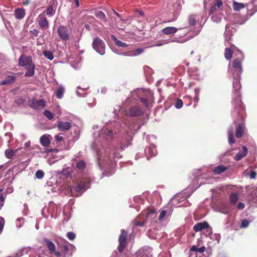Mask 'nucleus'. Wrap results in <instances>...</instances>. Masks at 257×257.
Returning <instances> with one entry per match:
<instances>
[{
    "label": "nucleus",
    "instance_id": "55",
    "mask_svg": "<svg viewBox=\"0 0 257 257\" xmlns=\"http://www.w3.org/2000/svg\"><path fill=\"white\" fill-rule=\"evenodd\" d=\"M30 3L29 0H25L24 2H23V4L24 6H27Z\"/></svg>",
    "mask_w": 257,
    "mask_h": 257
},
{
    "label": "nucleus",
    "instance_id": "54",
    "mask_svg": "<svg viewBox=\"0 0 257 257\" xmlns=\"http://www.w3.org/2000/svg\"><path fill=\"white\" fill-rule=\"evenodd\" d=\"M5 200V198L3 196V193H1L0 194V202L1 203H4V201Z\"/></svg>",
    "mask_w": 257,
    "mask_h": 257
},
{
    "label": "nucleus",
    "instance_id": "40",
    "mask_svg": "<svg viewBox=\"0 0 257 257\" xmlns=\"http://www.w3.org/2000/svg\"><path fill=\"white\" fill-rule=\"evenodd\" d=\"M139 99L141 101V102L144 104V105L146 106V108H149V104L148 103V100L147 98L144 97H140Z\"/></svg>",
    "mask_w": 257,
    "mask_h": 257
},
{
    "label": "nucleus",
    "instance_id": "28",
    "mask_svg": "<svg viewBox=\"0 0 257 257\" xmlns=\"http://www.w3.org/2000/svg\"><path fill=\"white\" fill-rule=\"evenodd\" d=\"M17 152V150L13 149H7L5 151V155L8 159H11L14 156H15Z\"/></svg>",
    "mask_w": 257,
    "mask_h": 257
},
{
    "label": "nucleus",
    "instance_id": "53",
    "mask_svg": "<svg viewBox=\"0 0 257 257\" xmlns=\"http://www.w3.org/2000/svg\"><path fill=\"white\" fill-rule=\"evenodd\" d=\"M205 251V247L202 246L200 248H198L197 252L202 253L203 252Z\"/></svg>",
    "mask_w": 257,
    "mask_h": 257
},
{
    "label": "nucleus",
    "instance_id": "5",
    "mask_svg": "<svg viewBox=\"0 0 257 257\" xmlns=\"http://www.w3.org/2000/svg\"><path fill=\"white\" fill-rule=\"evenodd\" d=\"M28 105L32 108L36 110H40L46 106V101L44 99L37 100L35 98L29 99Z\"/></svg>",
    "mask_w": 257,
    "mask_h": 257
},
{
    "label": "nucleus",
    "instance_id": "24",
    "mask_svg": "<svg viewBox=\"0 0 257 257\" xmlns=\"http://www.w3.org/2000/svg\"><path fill=\"white\" fill-rule=\"evenodd\" d=\"M137 257H152L151 254L144 248L139 249L136 253Z\"/></svg>",
    "mask_w": 257,
    "mask_h": 257
},
{
    "label": "nucleus",
    "instance_id": "26",
    "mask_svg": "<svg viewBox=\"0 0 257 257\" xmlns=\"http://www.w3.org/2000/svg\"><path fill=\"white\" fill-rule=\"evenodd\" d=\"M226 170L227 168L225 166L219 165L214 168L213 172L216 175H219L224 172Z\"/></svg>",
    "mask_w": 257,
    "mask_h": 257
},
{
    "label": "nucleus",
    "instance_id": "35",
    "mask_svg": "<svg viewBox=\"0 0 257 257\" xmlns=\"http://www.w3.org/2000/svg\"><path fill=\"white\" fill-rule=\"evenodd\" d=\"M36 177L38 179H41L44 176V173L42 170H39L35 173Z\"/></svg>",
    "mask_w": 257,
    "mask_h": 257
},
{
    "label": "nucleus",
    "instance_id": "45",
    "mask_svg": "<svg viewBox=\"0 0 257 257\" xmlns=\"http://www.w3.org/2000/svg\"><path fill=\"white\" fill-rule=\"evenodd\" d=\"M167 213V211L166 210H162L160 212V215L159 216V220H162L164 217V216L166 215Z\"/></svg>",
    "mask_w": 257,
    "mask_h": 257
},
{
    "label": "nucleus",
    "instance_id": "38",
    "mask_svg": "<svg viewBox=\"0 0 257 257\" xmlns=\"http://www.w3.org/2000/svg\"><path fill=\"white\" fill-rule=\"evenodd\" d=\"M249 225V221L247 219H243L241 221L240 227L241 228H244L247 227Z\"/></svg>",
    "mask_w": 257,
    "mask_h": 257
},
{
    "label": "nucleus",
    "instance_id": "61",
    "mask_svg": "<svg viewBox=\"0 0 257 257\" xmlns=\"http://www.w3.org/2000/svg\"><path fill=\"white\" fill-rule=\"evenodd\" d=\"M139 14H140V15H143V13L141 11L140 12Z\"/></svg>",
    "mask_w": 257,
    "mask_h": 257
},
{
    "label": "nucleus",
    "instance_id": "52",
    "mask_svg": "<svg viewBox=\"0 0 257 257\" xmlns=\"http://www.w3.org/2000/svg\"><path fill=\"white\" fill-rule=\"evenodd\" d=\"M198 247L195 245H193L191 246L190 248V250L192 251H196L197 252Z\"/></svg>",
    "mask_w": 257,
    "mask_h": 257
},
{
    "label": "nucleus",
    "instance_id": "44",
    "mask_svg": "<svg viewBox=\"0 0 257 257\" xmlns=\"http://www.w3.org/2000/svg\"><path fill=\"white\" fill-rule=\"evenodd\" d=\"M5 224V220L4 218L0 216V232H1Z\"/></svg>",
    "mask_w": 257,
    "mask_h": 257
},
{
    "label": "nucleus",
    "instance_id": "6",
    "mask_svg": "<svg viewBox=\"0 0 257 257\" xmlns=\"http://www.w3.org/2000/svg\"><path fill=\"white\" fill-rule=\"evenodd\" d=\"M233 103L234 105V109L236 113L242 114L245 110V107L241 100L240 96L237 94L234 98Z\"/></svg>",
    "mask_w": 257,
    "mask_h": 257
},
{
    "label": "nucleus",
    "instance_id": "10",
    "mask_svg": "<svg viewBox=\"0 0 257 257\" xmlns=\"http://www.w3.org/2000/svg\"><path fill=\"white\" fill-rule=\"evenodd\" d=\"M38 24L40 28L43 30H46L49 28V21L44 14H40L37 18Z\"/></svg>",
    "mask_w": 257,
    "mask_h": 257
},
{
    "label": "nucleus",
    "instance_id": "60",
    "mask_svg": "<svg viewBox=\"0 0 257 257\" xmlns=\"http://www.w3.org/2000/svg\"><path fill=\"white\" fill-rule=\"evenodd\" d=\"M231 39V37L229 38V39L227 40V38H226L225 41H227L228 43H230L229 41Z\"/></svg>",
    "mask_w": 257,
    "mask_h": 257
},
{
    "label": "nucleus",
    "instance_id": "25",
    "mask_svg": "<svg viewBox=\"0 0 257 257\" xmlns=\"http://www.w3.org/2000/svg\"><path fill=\"white\" fill-rule=\"evenodd\" d=\"M94 15L97 19L103 22L106 23L107 22V19L103 12L100 11H96L94 12Z\"/></svg>",
    "mask_w": 257,
    "mask_h": 257
},
{
    "label": "nucleus",
    "instance_id": "7",
    "mask_svg": "<svg viewBox=\"0 0 257 257\" xmlns=\"http://www.w3.org/2000/svg\"><path fill=\"white\" fill-rule=\"evenodd\" d=\"M44 242L45 243L50 254H53L56 257L61 256V253L58 251H56V246L51 240L45 238L44 239Z\"/></svg>",
    "mask_w": 257,
    "mask_h": 257
},
{
    "label": "nucleus",
    "instance_id": "2",
    "mask_svg": "<svg viewBox=\"0 0 257 257\" xmlns=\"http://www.w3.org/2000/svg\"><path fill=\"white\" fill-rule=\"evenodd\" d=\"M89 182L86 180H81L75 186H69V191L73 196H78L82 191L86 190L88 187Z\"/></svg>",
    "mask_w": 257,
    "mask_h": 257
},
{
    "label": "nucleus",
    "instance_id": "9",
    "mask_svg": "<svg viewBox=\"0 0 257 257\" xmlns=\"http://www.w3.org/2000/svg\"><path fill=\"white\" fill-rule=\"evenodd\" d=\"M57 33L59 38L63 41H67L69 40V35L67 27L60 26L57 28Z\"/></svg>",
    "mask_w": 257,
    "mask_h": 257
},
{
    "label": "nucleus",
    "instance_id": "17",
    "mask_svg": "<svg viewBox=\"0 0 257 257\" xmlns=\"http://www.w3.org/2000/svg\"><path fill=\"white\" fill-rule=\"evenodd\" d=\"M71 123L70 122L58 121L57 127L59 131H68L71 127Z\"/></svg>",
    "mask_w": 257,
    "mask_h": 257
},
{
    "label": "nucleus",
    "instance_id": "56",
    "mask_svg": "<svg viewBox=\"0 0 257 257\" xmlns=\"http://www.w3.org/2000/svg\"><path fill=\"white\" fill-rule=\"evenodd\" d=\"M76 5V7H78L79 6V0H74Z\"/></svg>",
    "mask_w": 257,
    "mask_h": 257
},
{
    "label": "nucleus",
    "instance_id": "31",
    "mask_svg": "<svg viewBox=\"0 0 257 257\" xmlns=\"http://www.w3.org/2000/svg\"><path fill=\"white\" fill-rule=\"evenodd\" d=\"M64 93V88L62 86H60L56 91V95L57 98L61 99Z\"/></svg>",
    "mask_w": 257,
    "mask_h": 257
},
{
    "label": "nucleus",
    "instance_id": "62",
    "mask_svg": "<svg viewBox=\"0 0 257 257\" xmlns=\"http://www.w3.org/2000/svg\"><path fill=\"white\" fill-rule=\"evenodd\" d=\"M85 27L86 28H89V26L88 25H86Z\"/></svg>",
    "mask_w": 257,
    "mask_h": 257
},
{
    "label": "nucleus",
    "instance_id": "50",
    "mask_svg": "<svg viewBox=\"0 0 257 257\" xmlns=\"http://www.w3.org/2000/svg\"><path fill=\"white\" fill-rule=\"evenodd\" d=\"M154 215V217L156 216V213L155 211L154 210H151L149 211L146 214L147 217L150 216V215Z\"/></svg>",
    "mask_w": 257,
    "mask_h": 257
},
{
    "label": "nucleus",
    "instance_id": "37",
    "mask_svg": "<svg viewBox=\"0 0 257 257\" xmlns=\"http://www.w3.org/2000/svg\"><path fill=\"white\" fill-rule=\"evenodd\" d=\"M77 168L80 170H83L85 167V163L83 161L79 162L76 165Z\"/></svg>",
    "mask_w": 257,
    "mask_h": 257
},
{
    "label": "nucleus",
    "instance_id": "34",
    "mask_svg": "<svg viewBox=\"0 0 257 257\" xmlns=\"http://www.w3.org/2000/svg\"><path fill=\"white\" fill-rule=\"evenodd\" d=\"M115 44L117 46L124 47V48L128 46V45L126 43H125L121 41L118 40L116 39V38H115Z\"/></svg>",
    "mask_w": 257,
    "mask_h": 257
},
{
    "label": "nucleus",
    "instance_id": "4",
    "mask_svg": "<svg viewBox=\"0 0 257 257\" xmlns=\"http://www.w3.org/2000/svg\"><path fill=\"white\" fill-rule=\"evenodd\" d=\"M92 45L93 48L101 55L105 53V44L100 38H94Z\"/></svg>",
    "mask_w": 257,
    "mask_h": 257
},
{
    "label": "nucleus",
    "instance_id": "12",
    "mask_svg": "<svg viewBox=\"0 0 257 257\" xmlns=\"http://www.w3.org/2000/svg\"><path fill=\"white\" fill-rule=\"evenodd\" d=\"M56 6L54 4L49 3L47 9L42 13L46 15L48 17H51L53 16L56 12Z\"/></svg>",
    "mask_w": 257,
    "mask_h": 257
},
{
    "label": "nucleus",
    "instance_id": "27",
    "mask_svg": "<svg viewBox=\"0 0 257 257\" xmlns=\"http://www.w3.org/2000/svg\"><path fill=\"white\" fill-rule=\"evenodd\" d=\"M245 5L243 3H239L236 2H234L232 4V7L234 11H239L241 9H244Z\"/></svg>",
    "mask_w": 257,
    "mask_h": 257
},
{
    "label": "nucleus",
    "instance_id": "47",
    "mask_svg": "<svg viewBox=\"0 0 257 257\" xmlns=\"http://www.w3.org/2000/svg\"><path fill=\"white\" fill-rule=\"evenodd\" d=\"M194 100L196 102H198L199 100V92L197 91V90H195V96L194 98Z\"/></svg>",
    "mask_w": 257,
    "mask_h": 257
},
{
    "label": "nucleus",
    "instance_id": "8",
    "mask_svg": "<svg viewBox=\"0 0 257 257\" xmlns=\"http://www.w3.org/2000/svg\"><path fill=\"white\" fill-rule=\"evenodd\" d=\"M144 112L140 107L134 106L125 110V115L131 117L139 116L143 115Z\"/></svg>",
    "mask_w": 257,
    "mask_h": 257
},
{
    "label": "nucleus",
    "instance_id": "59",
    "mask_svg": "<svg viewBox=\"0 0 257 257\" xmlns=\"http://www.w3.org/2000/svg\"><path fill=\"white\" fill-rule=\"evenodd\" d=\"M162 45V44L161 43H157L156 46H161Z\"/></svg>",
    "mask_w": 257,
    "mask_h": 257
},
{
    "label": "nucleus",
    "instance_id": "32",
    "mask_svg": "<svg viewBox=\"0 0 257 257\" xmlns=\"http://www.w3.org/2000/svg\"><path fill=\"white\" fill-rule=\"evenodd\" d=\"M43 54L45 58L50 60H52L54 58V56L51 51H45L44 52Z\"/></svg>",
    "mask_w": 257,
    "mask_h": 257
},
{
    "label": "nucleus",
    "instance_id": "51",
    "mask_svg": "<svg viewBox=\"0 0 257 257\" xmlns=\"http://www.w3.org/2000/svg\"><path fill=\"white\" fill-rule=\"evenodd\" d=\"M55 139L57 141L61 142L63 140V138L59 135H55Z\"/></svg>",
    "mask_w": 257,
    "mask_h": 257
},
{
    "label": "nucleus",
    "instance_id": "21",
    "mask_svg": "<svg viewBox=\"0 0 257 257\" xmlns=\"http://www.w3.org/2000/svg\"><path fill=\"white\" fill-rule=\"evenodd\" d=\"M247 148L245 146H243L242 147V151L236 155L235 157V160L236 161H239L241 160L243 158L245 157L247 155Z\"/></svg>",
    "mask_w": 257,
    "mask_h": 257
},
{
    "label": "nucleus",
    "instance_id": "36",
    "mask_svg": "<svg viewBox=\"0 0 257 257\" xmlns=\"http://www.w3.org/2000/svg\"><path fill=\"white\" fill-rule=\"evenodd\" d=\"M43 113L49 120L52 119L54 117L53 114L49 110H45Z\"/></svg>",
    "mask_w": 257,
    "mask_h": 257
},
{
    "label": "nucleus",
    "instance_id": "41",
    "mask_svg": "<svg viewBox=\"0 0 257 257\" xmlns=\"http://www.w3.org/2000/svg\"><path fill=\"white\" fill-rule=\"evenodd\" d=\"M67 237L69 240H73L76 237V235L73 232H68L67 233Z\"/></svg>",
    "mask_w": 257,
    "mask_h": 257
},
{
    "label": "nucleus",
    "instance_id": "43",
    "mask_svg": "<svg viewBox=\"0 0 257 257\" xmlns=\"http://www.w3.org/2000/svg\"><path fill=\"white\" fill-rule=\"evenodd\" d=\"M30 33L34 37H37L38 36L39 31L37 29H34L33 30L30 31Z\"/></svg>",
    "mask_w": 257,
    "mask_h": 257
},
{
    "label": "nucleus",
    "instance_id": "58",
    "mask_svg": "<svg viewBox=\"0 0 257 257\" xmlns=\"http://www.w3.org/2000/svg\"><path fill=\"white\" fill-rule=\"evenodd\" d=\"M114 13L118 17H120V15L118 13H117V12L114 11Z\"/></svg>",
    "mask_w": 257,
    "mask_h": 257
},
{
    "label": "nucleus",
    "instance_id": "30",
    "mask_svg": "<svg viewBox=\"0 0 257 257\" xmlns=\"http://www.w3.org/2000/svg\"><path fill=\"white\" fill-rule=\"evenodd\" d=\"M228 143L229 144H232L235 143V139L233 137V130L230 129L228 131Z\"/></svg>",
    "mask_w": 257,
    "mask_h": 257
},
{
    "label": "nucleus",
    "instance_id": "16",
    "mask_svg": "<svg viewBox=\"0 0 257 257\" xmlns=\"http://www.w3.org/2000/svg\"><path fill=\"white\" fill-rule=\"evenodd\" d=\"M209 225L208 222L206 221L199 222L193 226V229L196 232L202 231L203 229H207Z\"/></svg>",
    "mask_w": 257,
    "mask_h": 257
},
{
    "label": "nucleus",
    "instance_id": "29",
    "mask_svg": "<svg viewBox=\"0 0 257 257\" xmlns=\"http://www.w3.org/2000/svg\"><path fill=\"white\" fill-rule=\"evenodd\" d=\"M238 199V196L236 193H231L230 195V202L232 204H235Z\"/></svg>",
    "mask_w": 257,
    "mask_h": 257
},
{
    "label": "nucleus",
    "instance_id": "64",
    "mask_svg": "<svg viewBox=\"0 0 257 257\" xmlns=\"http://www.w3.org/2000/svg\"><path fill=\"white\" fill-rule=\"evenodd\" d=\"M188 71L189 72H190V71H191V68H189V69H188Z\"/></svg>",
    "mask_w": 257,
    "mask_h": 257
},
{
    "label": "nucleus",
    "instance_id": "22",
    "mask_svg": "<svg viewBox=\"0 0 257 257\" xmlns=\"http://www.w3.org/2000/svg\"><path fill=\"white\" fill-rule=\"evenodd\" d=\"M178 31V29L173 27H165L162 30V32L165 35H171L176 33Z\"/></svg>",
    "mask_w": 257,
    "mask_h": 257
},
{
    "label": "nucleus",
    "instance_id": "23",
    "mask_svg": "<svg viewBox=\"0 0 257 257\" xmlns=\"http://www.w3.org/2000/svg\"><path fill=\"white\" fill-rule=\"evenodd\" d=\"M60 247L61 252L63 253V257H67L70 254H71V253L70 252V250L69 249V246L66 244V243L60 245Z\"/></svg>",
    "mask_w": 257,
    "mask_h": 257
},
{
    "label": "nucleus",
    "instance_id": "49",
    "mask_svg": "<svg viewBox=\"0 0 257 257\" xmlns=\"http://www.w3.org/2000/svg\"><path fill=\"white\" fill-rule=\"evenodd\" d=\"M256 176V173L255 171H252L250 174V179H255Z\"/></svg>",
    "mask_w": 257,
    "mask_h": 257
},
{
    "label": "nucleus",
    "instance_id": "14",
    "mask_svg": "<svg viewBox=\"0 0 257 257\" xmlns=\"http://www.w3.org/2000/svg\"><path fill=\"white\" fill-rule=\"evenodd\" d=\"M231 48H226L224 50V57L226 60H230L232 58L233 50L237 49L235 46L233 44H231Z\"/></svg>",
    "mask_w": 257,
    "mask_h": 257
},
{
    "label": "nucleus",
    "instance_id": "42",
    "mask_svg": "<svg viewBox=\"0 0 257 257\" xmlns=\"http://www.w3.org/2000/svg\"><path fill=\"white\" fill-rule=\"evenodd\" d=\"M183 101L181 99H177V100L176 101V103L175 104V107L177 108H181L183 106Z\"/></svg>",
    "mask_w": 257,
    "mask_h": 257
},
{
    "label": "nucleus",
    "instance_id": "1",
    "mask_svg": "<svg viewBox=\"0 0 257 257\" xmlns=\"http://www.w3.org/2000/svg\"><path fill=\"white\" fill-rule=\"evenodd\" d=\"M18 65L24 67L27 70L25 74V76L31 77L34 75L35 65L31 56H27L24 54L21 55L18 60Z\"/></svg>",
    "mask_w": 257,
    "mask_h": 257
},
{
    "label": "nucleus",
    "instance_id": "33",
    "mask_svg": "<svg viewBox=\"0 0 257 257\" xmlns=\"http://www.w3.org/2000/svg\"><path fill=\"white\" fill-rule=\"evenodd\" d=\"M143 51L144 49L138 48L135 50H132L131 52V54L130 55L132 56H136L142 53L143 52Z\"/></svg>",
    "mask_w": 257,
    "mask_h": 257
},
{
    "label": "nucleus",
    "instance_id": "3",
    "mask_svg": "<svg viewBox=\"0 0 257 257\" xmlns=\"http://www.w3.org/2000/svg\"><path fill=\"white\" fill-rule=\"evenodd\" d=\"M127 232L123 229H121L120 234L118 237V246L117 249L120 253H122L127 245Z\"/></svg>",
    "mask_w": 257,
    "mask_h": 257
},
{
    "label": "nucleus",
    "instance_id": "39",
    "mask_svg": "<svg viewBox=\"0 0 257 257\" xmlns=\"http://www.w3.org/2000/svg\"><path fill=\"white\" fill-rule=\"evenodd\" d=\"M189 23L190 25L194 26L196 24V21L194 16H191L189 18Z\"/></svg>",
    "mask_w": 257,
    "mask_h": 257
},
{
    "label": "nucleus",
    "instance_id": "48",
    "mask_svg": "<svg viewBox=\"0 0 257 257\" xmlns=\"http://www.w3.org/2000/svg\"><path fill=\"white\" fill-rule=\"evenodd\" d=\"M244 207L245 205L242 202H239L237 206V208L238 210H242L244 208Z\"/></svg>",
    "mask_w": 257,
    "mask_h": 257
},
{
    "label": "nucleus",
    "instance_id": "15",
    "mask_svg": "<svg viewBox=\"0 0 257 257\" xmlns=\"http://www.w3.org/2000/svg\"><path fill=\"white\" fill-rule=\"evenodd\" d=\"M51 138V136L48 134L43 135L40 138L41 145L44 147H48L50 145Z\"/></svg>",
    "mask_w": 257,
    "mask_h": 257
},
{
    "label": "nucleus",
    "instance_id": "57",
    "mask_svg": "<svg viewBox=\"0 0 257 257\" xmlns=\"http://www.w3.org/2000/svg\"><path fill=\"white\" fill-rule=\"evenodd\" d=\"M29 145H30V143L28 142L26 143L25 144V146L26 147H28L29 146Z\"/></svg>",
    "mask_w": 257,
    "mask_h": 257
},
{
    "label": "nucleus",
    "instance_id": "63",
    "mask_svg": "<svg viewBox=\"0 0 257 257\" xmlns=\"http://www.w3.org/2000/svg\"><path fill=\"white\" fill-rule=\"evenodd\" d=\"M122 54H124V55H125H125H126L125 53H122ZM127 55V56H130V55H128H128Z\"/></svg>",
    "mask_w": 257,
    "mask_h": 257
},
{
    "label": "nucleus",
    "instance_id": "46",
    "mask_svg": "<svg viewBox=\"0 0 257 257\" xmlns=\"http://www.w3.org/2000/svg\"><path fill=\"white\" fill-rule=\"evenodd\" d=\"M135 225L136 226H143L144 225V222L140 221L138 219H137L135 221Z\"/></svg>",
    "mask_w": 257,
    "mask_h": 257
},
{
    "label": "nucleus",
    "instance_id": "20",
    "mask_svg": "<svg viewBox=\"0 0 257 257\" xmlns=\"http://www.w3.org/2000/svg\"><path fill=\"white\" fill-rule=\"evenodd\" d=\"M244 124L243 123H239L236 127V137L240 138L243 135L244 130Z\"/></svg>",
    "mask_w": 257,
    "mask_h": 257
},
{
    "label": "nucleus",
    "instance_id": "19",
    "mask_svg": "<svg viewBox=\"0 0 257 257\" xmlns=\"http://www.w3.org/2000/svg\"><path fill=\"white\" fill-rule=\"evenodd\" d=\"M14 14L17 19L21 20L25 17L26 12L23 8H17L14 11Z\"/></svg>",
    "mask_w": 257,
    "mask_h": 257
},
{
    "label": "nucleus",
    "instance_id": "11",
    "mask_svg": "<svg viewBox=\"0 0 257 257\" xmlns=\"http://www.w3.org/2000/svg\"><path fill=\"white\" fill-rule=\"evenodd\" d=\"M242 58H236L232 61V65L233 68H234L235 71H236L238 73L240 74L242 71V62L244 59L243 55L241 54Z\"/></svg>",
    "mask_w": 257,
    "mask_h": 257
},
{
    "label": "nucleus",
    "instance_id": "18",
    "mask_svg": "<svg viewBox=\"0 0 257 257\" xmlns=\"http://www.w3.org/2000/svg\"><path fill=\"white\" fill-rule=\"evenodd\" d=\"M16 80V77L14 75H8L3 81L0 82V85H10L14 83Z\"/></svg>",
    "mask_w": 257,
    "mask_h": 257
},
{
    "label": "nucleus",
    "instance_id": "13",
    "mask_svg": "<svg viewBox=\"0 0 257 257\" xmlns=\"http://www.w3.org/2000/svg\"><path fill=\"white\" fill-rule=\"evenodd\" d=\"M222 10L223 9V3L222 0H215V3L212 5L209 10V13L210 15L213 14L217 9Z\"/></svg>",
    "mask_w": 257,
    "mask_h": 257
}]
</instances>
